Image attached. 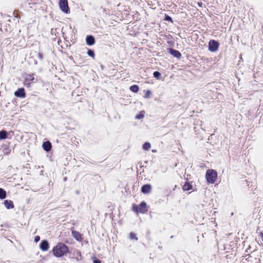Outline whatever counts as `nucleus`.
Wrapping results in <instances>:
<instances>
[{
    "label": "nucleus",
    "mask_w": 263,
    "mask_h": 263,
    "mask_svg": "<svg viewBox=\"0 0 263 263\" xmlns=\"http://www.w3.org/2000/svg\"><path fill=\"white\" fill-rule=\"evenodd\" d=\"M52 252L55 257H62L68 252V248L64 243H59L53 248Z\"/></svg>",
    "instance_id": "1"
},
{
    "label": "nucleus",
    "mask_w": 263,
    "mask_h": 263,
    "mask_svg": "<svg viewBox=\"0 0 263 263\" xmlns=\"http://www.w3.org/2000/svg\"><path fill=\"white\" fill-rule=\"evenodd\" d=\"M205 177L209 183H214L217 177V174L214 170H208L206 172Z\"/></svg>",
    "instance_id": "2"
},
{
    "label": "nucleus",
    "mask_w": 263,
    "mask_h": 263,
    "mask_svg": "<svg viewBox=\"0 0 263 263\" xmlns=\"http://www.w3.org/2000/svg\"><path fill=\"white\" fill-rule=\"evenodd\" d=\"M59 6L61 10L64 13H68L69 12V9L67 0H60Z\"/></svg>",
    "instance_id": "3"
},
{
    "label": "nucleus",
    "mask_w": 263,
    "mask_h": 263,
    "mask_svg": "<svg viewBox=\"0 0 263 263\" xmlns=\"http://www.w3.org/2000/svg\"><path fill=\"white\" fill-rule=\"evenodd\" d=\"M219 43L215 40H211L209 43V50L212 52H215L218 50Z\"/></svg>",
    "instance_id": "4"
},
{
    "label": "nucleus",
    "mask_w": 263,
    "mask_h": 263,
    "mask_svg": "<svg viewBox=\"0 0 263 263\" xmlns=\"http://www.w3.org/2000/svg\"><path fill=\"white\" fill-rule=\"evenodd\" d=\"M14 95L18 98H24L26 97L25 89L23 88H18L14 92Z\"/></svg>",
    "instance_id": "5"
},
{
    "label": "nucleus",
    "mask_w": 263,
    "mask_h": 263,
    "mask_svg": "<svg viewBox=\"0 0 263 263\" xmlns=\"http://www.w3.org/2000/svg\"><path fill=\"white\" fill-rule=\"evenodd\" d=\"M34 80L33 74H27L25 78L24 84L29 87L30 83Z\"/></svg>",
    "instance_id": "6"
},
{
    "label": "nucleus",
    "mask_w": 263,
    "mask_h": 263,
    "mask_svg": "<svg viewBox=\"0 0 263 263\" xmlns=\"http://www.w3.org/2000/svg\"><path fill=\"white\" fill-rule=\"evenodd\" d=\"M139 206V211L140 213L144 214L147 212L148 209L147 208V205H146V202H145L144 201L141 202V203L140 204Z\"/></svg>",
    "instance_id": "7"
},
{
    "label": "nucleus",
    "mask_w": 263,
    "mask_h": 263,
    "mask_svg": "<svg viewBox=\"0 0 263 263\" xmlns=\"http://www.w3.org/2000/svg\"><path fill=\"white\" fill-rule=\"evenodd\" d=\"M72 236L78 241H81L83 240L82 234L78 231H72Z\"/></svg>",
    "instance_id": "8"
},
{
    "label": "nucleus",
    "mask_w": 263,
    "mask_h": 263,
    "mask_svg": "<svg viewBox=\"0 0 263 263\" xmlns=\"http://www.w3.org/2000/svg\"><path fill=\"white\" fill-rule=\"evenodd\" d=\"M152 186L150 184H145L141 187V192L143 194H148L151 192Z\"/></svg>",
    "instance_id": "9"
},
{
    "label": "nucleus",
    "mask_w": 263,
    "mask_h": 263,
    "mask_svg": "<svg viewBox=\"0 0 263 263\" xmlns=\"http://www.w3.org/2000/svg\"><path fill=\"white\" fill-rule=\"evenodd\" d=\"M40 248L43 251H47L49 249V243L48 241L47 240H42L41 242Z\"/></svg>",
    "instance_id": "10"
},
{
    "label": "nucleus",
    "mask_w": 263,
    "mask_h": 263,
    "mask_svg": "<svg viewBox=\"0 0 263 263\" xmlns=\"http://www.w3.org/2000/svg\"><path fill=\"white\" fill-rule=\"evenodd\" d=\"M86 44L89 46L93 45L95 43V40L93 36L88 35L86 39Z\"/></svg>",
    "instance_id": "11"
},
{
    "label": "nucleus",
    "mask_w": 263,
    "mask_h": 263,
    "mask_svg": "<svg viewBox=\"0 0 263 263\" xmlns=\"http://www.w3.org/2000/svg\"><path fill=\"white\" fill-rule=\"evenodd\" d=\"M169 51L170 53L173 55L174 57L180 58L181 56V53L178 50L170 48Z\"/></svg>",
    "instance_id": "12"
},
{
    "label": "nucleus",
    "mask_w": 263,
    "mask_h": 263,
    "mask_svg": "<svg viewBox=\"0 0 263 263\" xmlns=\"http://www.w3.org/2000/svg\"><path fill=\"white\" fill-rule=\"evenodd\" d=\"M43 148L46 152L49 151L51 148V144L49 141L44 142L42 145Z\"/></svg>",
    "instance_id": "13"
},
{
    "label": "nucleus",
    "mask_w": 263,
    "mask_h": 263,
    "mask_svg": "<svg viewBox=\"0 0 263 263\" xmlns=\"http://www.w3.org/2000/svg\"><path fill=\"white\" fill-rule=\"evenodd\" d=\"M4 204L6 208L8 209H12L14 208L13 202L11 200H5L4 201Z\"/></svg>",
    "instance_id": "14"
},
{
    "label": "nucleus",
    "mask_w": 263,
    "mask_h": 263,
    "mask_svg": "<svg viewBox=\"0 0 263 263\" xmlns=\"http://www.w3.org/2000/svg\"><path fill=\"white\" fill-rule=\"evenodd\" d=\"M182 189L184 191H190L193 189V186L191 183L186 182L183 185Z\"/></svg>",
    "instance_id": "15"
},
{
    "label": "nucleus",
    "mask_w": 263,
    "mask_h": 263,
    "mask_svg": "<svg viewBox=\"0 0 263 263\" xmlns=\"http://www.w3.org/2000/svg\"><path fill=\"white\" fill-rule=\"evenodd\" d=\"M7 133L6 130H2L0 132V139L3 140L7 138Z\"/></svg>",
    "instance_id": "16"
},
{
    "label": "nucleus",
    "mask_w": 263,
    "mask_h": 263,
    "mask_svg": "<svg viewBox=\"0 0 263 263\" xmlns=\"http://www.w3.org/2000/svg\"><path fill=\"white\" fill-rule=\"evenodd\" d=\"M6 196V191L4 189L0 188V199H3L5 198Z\"/></svg>",
    "instance_id": "17"
},
{
    "label": "nucleus",
    "mask_w": 263,
    "mask_h": 263,
    "mask_svg": "<svg viewBox=\"0 0 263 263\" xmlns=\"http://www.w3.org/2000/svg\"><path fill=\"white\" fill-rule=\"evenodd\" d=\"M129 89L132 91L134 92H137L139 91V87L136 85L131 86Z\"/></svg>",
    "instance_id": "18"
},
{
    "label": "nucleus",
    "mask_w": 263,
    "mask_h": 263,
    "mask_svg": "<svg viewBox=\"0 0 263 263\" xmlns=\"http://www.w3.org/2000/svg\"><path fill=\"white\" fill-rule=\"evenodd\" d=\"M150 148H151V144L148 142H145L143 145V148L144 150L147 151V150L149 149Z\"/></svg>",
    "instance_id": "19"
},
{
    "label": "nucleus",
    "mask_w": 263,
    "mask_h": 263,
    "mask_svg": "<svg viewBox=\"0 0 263 263\" xmlns=\"http://www.w3.org/2000/svg\"><path fill=\"white\" fill-rule=\"evenodd\" d=\"M144 111H141L140 112V114H139L138 115H136V119H142L143 117H144Z\"/></svg>",
    "instance_id": "20"
},
{
    "label": "nucleus",
    "mask_w": 263,
    "mask_h": 263,
    "mask_svg": "<svg viewBox=\"0 0 263 263\" xmlns=\"http://www.w3.org/2000/svg\"><path fill=\"white\" fill-rule=\"evenodd\" d=\"M153 76L155 78L159 80L160 79L161 74L158 71H155L153 73Z\"/></svg>",
    "instance_id": "21"
},
{
    "label": "nucleus",
    "mask_w": 263,
    "mask_h": 263,
    "mask_svg": "<svg viewBox=\"0 0 263 263\" xmlns=\"http://www.w3.org/2000/svg\"><path fill=\"white\" fill-rule=\"evenodd\" d=\"M87 54L89 56L92 57V58H94L95 57V53H94V52L93 51L90 50V49H88V51H87Z\"/></svg>",
    "instance_id": "22"
},
{
    "label": "nucleus",
    "mask_w": 263,
    "mask_h": 263,
    "mask_svg": "<svg viewBox=\"0 0 263 263\" xmlns=\"http://www.w3.org/2000/svg\"><path fill=\"white\" fill-rule=\"evenodd\" d=\"M133 211L136 213L139 212V206L134 205L133 208Z\"/></svg>",
    "instance_id": "23"
},
{
    "label": "nucleus",
    "mask_w": 263,
    "mask_h": 263,
    "mask_svg": "<svg viewBox=\"0 0 263 263\" xmlns=\"http://www.w3.org/2000/svg\"><path fill=\"white\" fill-rule=\"evenodd\" d=\"M151 95V91L149 90H147L145 96H144V98H148L150 97V96Z\"/></svg>",
    "instance_id": "24"
},
{
    "label": "nucleus",
    "mask_w": 263,
    "mask_h": 263,
    "mask_svg": "<svg viewBox=\"0 0 263 263\" xmlns=\"http://www.w3.org/2000/svg\"><path fill=\"white\" fill-rule=\"evenodd\" d=\"M130 238L131 239H135L136 240L138 239V238L136 237V235L134 233H132V232L130 233Z\"/></svg>",
    "instance_id": "25"
},
{
    "label": "nucleus",
    "mask_w": 263,
    "mask_h": 263,
    "mask_svg": "<svg viewBox=\"0 0 263 263\" xmlns=\"http://www.w3.org/2000/svg\"><path fill=\"white\" fill-rule=\"evenodd\" d=\"M259 237L261 239V244L263 246V233H260Z\"/></svg>",
    "instance_id": "26"
},
{
    "label": "nucleus",
    "mask_w": 263,
    "mask_h": 263,
    "mask_svg": "<svg viewBox=\"0 0 263 263\" xmlns=\"http://www.w3.org/2000/svg\"><path fill=\"white\" fill-rule=\"evenodd\" d=\"M165 20L166 21H170V22H172V21H173L172 18L171 17H170L169 16H168V15L165 16Z\"/></svg>",
    "instance_id": "27"
},
{
    "label": "nucleus",
    "mask_w": 263,
    "mask_h": 263,
    "mask_svg": "<svg viewBox=\"0 0 263 263\" xmlns=\"http://www.w3.org/2000/svg\"><path fill=\"white\" fill-rule=\"evenodd\" d=\"M38 57L41 60H42L43 59V54L41 52L39 53L38 54Z\"/></svg>",
    "instance_id": "28"
},
{
    "label": "nucleus",
    "mask_w": 263,
    "mask_h": 263,
    "mask_svg": "<svg viewBox=\"0 0 263 263\" xmlns=\"http://www.w3.org/2000/svg\"><path fill=\"white\" fill-rule=\"evenodd\" d=\"M40 236H36L34 238V241L37 242H38L40 240Z\"/></svg>",
    "instance_id": "29"
},
{
    "label": "nucleus",
    "mask_w": 263,
    "mask_h": 263,
    "mask_svg": "<svg viewBox=\"0 0 263 263\" xmlns=\"http://www.w3.org/2000/svg\"><path fill=\"white\" fill-rule=\"evenodd\" d=\"M93 263H101V261L99 260L96 259L93 260Z\"/></svg>",
    "instance_id": "30"
},
{
    "label": "nucleus",
    "mask_w": 263,
    "mask_h": 263,
    "mask_svg": "<svg viewBox=\"0 0 263 263\" xmlns=\"http://www.w3.org/2000/svg\"><path fill=\"white\" fill-rule=\"evenodd\" d=\"M10 153V151L9 149H7L5 152H4V153L5 154H8Z\"/></svg>",
    "instance_id": "31"
},
{
    "label": "nucleus",
    "mask_w": 263,
    "mask_h": 263,
    "mask_svg": "<svg viewBox=\"0 0 263 263\" xmlns=\"http://www.w3.org/2000/svg\"><path fill=\"white\" fill-rule=\"evenodd\" d=\"M198 5L199 6L202 7V3L201 2H198Z\"/></svg>",
    "instance_id": "32"
}]
</instances>
